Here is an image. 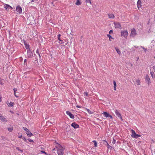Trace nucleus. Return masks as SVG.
Wrapping results in <instances>:
<instances>
[{
	"instance_id": "nucleus-30",
	"label": "nucleus",
	"mask_w": 155,
	"mask_h": 155,
	"mask_svg": "<svg viewBox=\"0 0 155 155\" xmlns=\"http://www.w3.org/2000/svg\"><path fill=\"white\" fill-rule=\"evenodd\" d=\"M141 0H138L137 2V4L141 5Z\"/></svg>"
},
{
	"instance_id": "nucleus-47",
	"label": "nucleus",
	"mask_w": 155,
	"mask_h": 155,
	"mask_svg": "<svg viewBox=\"0 0 155 155\" xmlns=\"http://www.w3.org/2000/svg\"><path fill=\"white\" fill-rule=\"evenodd\" d=\"M14 94H15V96L16 97H18V96L16 95V93H14Z\"/></svg>"
},
{
	"instance_id": "nucleus-14",
	"label": "nucleus",
	"mask_w": 155,
	"mask_h": 155,
	"mask_svg": "<svg viewBox=\"0 0 155 155\" xmlns=\"http://www.w3.org/2000/svg\"><path fill=\"white\" fill-rule=\"evenodd\" d=\"M25 47L27 50V51H30V48H29V45L25 43Z\"/></svg>"
},
{
	"instance_id": "nucleus-35",
	"label": "nucleus",
	"mask_w": 155,
	"mask_h": 155,
	"mask_svg": "<svg viewBox=\"0 0 155 155\" xmlns=\"http://www.w3.org/2000/svg\"><path fill=\"white\" fill-rule=\"evenodd\" d=\"M113 140L112 141V143L113 144H115V143L116 141H115V140L114 138L113 139Z\"/></svg>"
},
{
	"instance_id": "nucleus-31",
	"label": "nucleus",
	"mask_w": 155,
	"mask_h": 155,
	"mask_svg": "<svg viewBox=\"0 0 155 155\" xmlns=\"http://www.w3.org/2000/svg\"><path fill=\"white\" fill-rule=\"evenodd\" d=\"M140 136H141L140 135L136 134V137H135V138H137L138 137H140Z\"/></svg>"
},
{
	"instance_id": "nucleus-44",
	"label": "nucleus",
	"mask_w": 155,
	"mask_h": 155,
	"mask_svg": "<svg viewBox=\"0 0 155 155\" xmlns=\"http://www.w3.org/2000/svg\"><path fill=\"white\" fill-rule=\"evenodd\" d=\"M16 149L17 150H20V151H21V152H22V150H20L19 149V148H18V147H16Z\"/></svg>"
},
{
	"instance_id": "nucleus-52",
	"label": "nucleus",
	"mask_w": 155,
	"mask_h": 155,
	"mask_svg": "<svg viewBox=\"0 0 155 155\" xmlns=\"http://www.w3.org/2000/svg\"><path fill=\"white\" fill-rule=\"evenodd\" d=\"M34 0H32L31 1V2H34Z\"/></svg>"
},
{
	"instance_id": "nucleus-21",
	"label": "nucleus",
	"mask_w": 155,
	"mask_h": 155,
	"mask_svg": "<svg viewBox=\"0 0 155 155\" xmlns=\"http://www.w3.org/2000/svg\"><path fill=\"white\" fill-rule=\"evenodd\" d=\"M113 83H114V90L115 91V90H116V86H117V84H116V82L115 81H113Z\"/></svg>"
},
{
	"instance_id": "nucleus-12",
	"label": "nucleus",
	"mask_w": 155,
	"mask_h": 155,
	"mask_svg": "<svg viewBox=\"0 0 155 155\" xmlns=\"http://www.w3.org/2000/svg\"><path fill=\"white\" fill-rule=\"evenodd\" d=\"M0 120L3 122H7V120L6 118L1 114H0Z\"/></svg>"
},
{
	"instance_id": "nucleus-37",
	"label": "nucleus",
	"mask_w": 155,
	"mask_h": 155,
	"mask_svg": "<svg viewBox=\"0 0 155 155\" xmlns=\"http://www.w3.org/2000/svg\"><path fill=\"white\" fill-rule=\"evenodd\" d=\"M13 90L14 93H16V92L17 91V89L16 88H14Z\"/></svg>"
},
{
	"instance_id": "nucleus-6",
	"label": "nucleus",
	"mask_w": 155,
	"mask_h": 155,
	"mask_svg": "<svg viewBox=\"0 0 155 155\" xmlns=\"http://www.w3.org/2000/svg\"><path fill=\"white\" fill-rule=\"evenodd\" d=\"M16 10L17 12L19 14H21L22 12V9L21 7L19 6H18L16 7Z\"/></svg>"
},
{
	"instance_id": "nucleus-42",
	"label": "nucleus",
	"mask_w": 155,
	"mask_h": 155,
	"mask_svg": "<svg viewBox=\"0 0 155 155\" xmlns=\"http://www.w3.org/2000/svg\"><path fill=\"white\" fill-rule=\"evenodd\" d=\"M108 117H110L111 119H113L112 116L111 115H109Z\"/></svg>"
},
{
	"instance_id": "nucleus-17",
	"label": "nucleus",
	"mask_w": 155,
	"mask_h": 155,
	"mask_svg": "<svg viewBox=\"0 0 155 155\" xmlns=\"http://www.w3.org/2000/svg\"><path fill=\"white\" fill-rule=\"evenodd\" d=\"M8 130L10 132H12L13 130V127L12 126H10L8 128Z\"/></svg>"
},
{
	"instance_id": "nucleus-13",
	"label": "nucleus",
	"mask_w": 155,
	"mask_h": 155,
	"mask_svg": "<svg viewBox=\"0 0 155 155\" xmlns=\"http://www.w3.org/2000/svg\"><path fill=\"white\" fill-rule=\"evenodd\" d=\"M6 103L9 107H12L13 106L14 104V103L12 102H10V103H9V102L8 101H7Z\"/></svg>"
},
{
	"instance_id": "nucleus-1",
	"label": "nucleus",
	"mask_w": 155,
	"mask_h": 155,
	"mask_svg": "<svg viewBox=\"0 0 155 155\" xmlns=\"http://www.w3.org/2000/svg\"><path fill=\"white\" fill-rule=\"evenodd\" d=\"M57 153L58 155H63L64 153V149L62 147L58 144V146L57 147Z\"/></svg>"
},
{
	"instance_id": "nucleus-18",
	"label": "nucleus",
	"mask_w": 155,
	"mask_h": 155,
	"mask_svg": "<svg viewBox=\"0 0 155 155\" xmlns=\"http://www.w3.org/2000/svg\"><path fill=\"white\" fill-rule=\"evenodd\" d=\"M108 16L109 18H113L114 17V15H113V14H108Z\"/></svg>"
},
{
	"instance_id": "nucleus-9",
	"label": "nucleus",
	"mask_w": 155,
	"mask_h": 155,
	"mask_svg": "<svg viewBox=\"0 0 155 155\" xmlns=\"http://www.w3.org/2000/svg\"><path fill=\"white\" fill-rule=\"evenodd\" d=\"M146 81L147 82L148 84H149L150 83V78L148 75H147L145 77Z\"/></svg>"
},
{
	"instance_id": "nucleus-16",
	"label": "nucleus",
	"mask_w": 155,
	"mask_h": 155,
	"mask_svg": "<svg viewBox=\"0 0 155 155\" xmlns=\"http://www.w3.org/2000/svg\"><path fill=\"white\" fill-rule=\"evenodd\" d=\"M102 114L104 115V117H108L110 115L109 113L106 112H104Z\"/></svg>"
},
{
	"instance_id": "nucleus-38",
	"label": "nucleus",
	"mask_w": 155,
	"mask_h": 155,
	"mask_svg": "<svg viewBox=\"0 0 155 155\" xmlns=\"http://www.w3.org/2000/svg\"><path fill=\"white\" fill-rule=\"evenodd\" d=\"M41 152L44 153V154H45L46 155H47V154L44 151H41Z\"/></svg>"
},
{
	"instance_id": "nucleus-45",
	"label": "nucleus",
	"mask_w": 155,
	"mask_h": 155,
	"mask_svg": "<svg viewBox=\"0 0 155 155\" xmlns=\"http://www.w3.org/2000/svg\"><path fill=\"white\" fill-rule=\"evenodd\" d=\"M27 60L26 59H25L24 60V63L25 64Z\"/></svg>"
},
{
	"instance_id": "nucleus-22",
	"label": "nucleus",
	"mask_w": 155,
	"mask_h": 155,
	"mask_svg": "<svg viewBox=\"0 0 155 155\" xmlns=\"http://www.w3.org/2000/svg\"><path fill=\"white\" fill-rule=\"evenodd\" d=\"M75 4L78 5H79L81 4V2H80V0H77Z\"/></svg>"
},
{
	"instance_id": "nucleus-19",
	"label": "nucleus",
	"mask_w": 155,
	"mask_h": 155,
	"mask_svg": "<svg viewBox=\"0 0 155 155\" xmlns=\"http://www.w3.org/2000/svg\"><path fill=\"white\" fill-rule=\"evenodd\" d=\"M115 48L117 53L119 54H121V52L119 50L117 47H115Z\"/></svg>"
},
{
	"instance_id": "nucleus-41",
	"label": "nucleus",
	"mask_w": 155,
	"mask_h": 155,
	"mask_svg": "<svg viewBox=\"0 0 155 155\" xmlns=\"http://www.w3.org/2000/svg\"><path fill=\"white\" fill-rule=\"evenodd\" d=\"M36 53L38 54V55H39V57H40V55L39 54V53L38 52V50H37L36 51Z\"/></svg>"
},
{
	"instance_id": "nucleus-50",
	"label": "nucleus",
	"mask_w": 155,
	"mask_h": 155,
	"mask_svg": "<svg viewBox=\"0 0 155 155\" xmlns=\"http://www.w3.org/2000/svg\"><path fill=\"white\" fill-rule=\"evenodd\" d=\"M146 51H147V49H146V48H145V49H144V51L145 52H146Z\"/></svg>"
},
{
	"instance_id": "nucleus-29",
	"label": "nucleus",
	"mask_w": 155,
	"mask_h": 155,
	"mask_svg": "<svg viewBox=\"0 0 155 155\" xmlns=\"http://www.w3.org/2000/svg\"><path fill=\"white\" fill-rule=\"evenodd\" d=\"M107 147L108 149H110L111 150L112 149V147L109 145L108 144H107Z\"/></svg>"
},
{
	"instance_id": "nucleus-23",
	"label": "nucleus",
	"mask_w": 155,
	"mask_h": 155,
	"mask_svg": "<svg viewBox=\"0 0 155 155\" xmlns=\"http://www.w3.org/2000/svg\"><path fill=\"white\" fill-rule=\"evenodd\" d=\"M136 84L137 85H139L140 84V81L139 80H137L136 81Z\"/></svg>"
},
{
	"instance_id": "nucleus-26",
	"label": "nucleus",
	"mask_w": 155,
	"mask_h": 155,
	"mask_svg": "<svg viewBox=\"0 0 155 155\" xmlns=\"http://www.w3.org/2000/svg\"><path fill=\"white\" fill-rule=\"evenodd\" d=\"M85 2L87 3H90V5L91 4V0H86Z\"/></svg>"
},
{
	"instance_id": "nucleus-2",
	"label": "nucleus",
	"mask_w": 155,
	"mask_h": 155,
	"mask_svg": "<svg viewBox=\"0 0 155 155\" xmlns=\"http://www.w3.org/2000/svg\"><path fill=\"white\" fill-rule=\"evenodd\" d=\"M121 36L125 38H127L128 35V32L127 30L121 31Z\"/></svg>"
},
{
	"instance_id": "nucleus-34",
	"label": "nucleus",
	"mask_w": 155,
	"mask_h": 155,
	"mask_svg": "<svg viewBox=\"0 0 155 155\" xmlns=\"http://www.w3.org/2000/svg\"><path fill=\"white\" fill-rule=\"evenodd\" d=\"M18 137L19 138H22V137L21 135H19V134H18Z\"/></svg>"
},
{
	"instance_id": "nucleus-20",
	"label": "nucleus",
	"mask_w": 155,
	"mask_h": 155,
	"mask_svg": "<svg viewBox=\"0 0 155 155\" xmlns=\"http://www.w3.org/2000/svg\"><path fill=\"white\" fill-rule=\"evenodd\" d=\"M150 74H151L152 78H155V74L154 73V72L151 71V72H150Z\"/></svg>"
},
{
	"instance_id": "nucleus-33",
	"label": "nucleus",
	"mask_w": 155,
	"mask_h": 155,
	"mask_svg": "<svg viewBox=\"0 0 155 155\" xmlns=\"http://www.w3.org/2000/svg\"><path fill=\"white\" fill-rule=\"evenodd\" d=\"M110 34H111L113 33V31L112 30H110L109 32Z\"/></svg>"
},
{
	"instance_id": "nucleus-4",
	"label": "nucleus",
	"mask_w": 155,
	"mask_h": 155,
	"mask_svg": "<svg viewBox=\"0 0 155 155\" xmlns=\"http://www.w3.org/2000/svg\"><path fill=\"white\" fill-rule=\"evenodd\" d=\"M115 113L117 116L119 118L121 121H122L123 119L120 112L117 110H115Z\"/></svg>"
},
{
	"instance_id": "nucleus-5",
	"label": "nucleus",
	"mask_w": 155,
	"mask_h": 155,
	"mask_svg": "<svg viewBox=\"0 0 155 155\" xmlns=\"http://www.w3.org/2000/svg\"><path fill=\"white\" fill-rule=\"evenodd\" d=\"M23 129L26 131V134L28 137H30L32 135V133L27 128L25 127H23Z\"/></svg>"
},
{
	"instance_id": "nucleus-49",
	"label": "nucleus",
	"mask_w": 155,
	"mask_h": 155,
	"mask_svg": "<svg viewBox=\"0 0 155 155\" xmlns=\"http://www.w3.org/2000/svg\"><path fill=\"white\" fill-rule=\"evenodd\" d=\"M1 98L2 97L0 96V102H1L2 101Z\"/></svg>"
},
{
	"instance_id": "nucleus-7",
	"label": "nucleus",
	"mask_w": 155,
	"mask_h": 155,
	"mask_svg": "<svg viewBox=\"0 0 155 155\" xmlns=\"http://www.w3.org/2000/svg\"><path fill=\"white\" fill-rule=\"evenodd\" d=\"M114 24L116 28L121 29V25L119 23L114 22Z\"/></svg>"
},
{
	"instance_id": "nucleus-40",
	"label": "nucleus",
	"mask_w": 155,
	"mask_h": 155,
	"mask_svg": "<svg viewBox=\"0 0 155 155\" xmlns=\"http://www.w3.org/2000/svg\"><path fill=\"white\" fill-rule=\"evenodd\" d=\"M28 140L30 142H33V140L30 139H28Z\"/></svg>"
},
{
	"instance_id": "nucleus-46",
	"label": "nucleus",
	"mask_w": 155,
	"mask_h": 155,
	"mask_svg": "<svg viewBox=\"0 0 155 155\" xmlns=\"http://www.w3.org/2000/svg\"><path fill=\"white\" fill-rule=\"evenodd\" d=\"M140 48H143V50H144L145 49V48L141 46Z\"/></svg>"
},
{
	"instance_id": "nucleus-36",
	"label": "nucleus",
	"mask_w": 155,
	"mask_h": 155,
	"mask_svg": "<svg viewBox=\"0 0 155 155\" xmlns=\"http://www.w3.org/2000/svg\"><path fill=\"white\" fill-rule=\"evenodd\" d=\"M84 95H85L87 96H88V93L87 92H85L84 93Z\"/></svg>"
},
{
	"instance_id": "nucleus-25",
	"label": "nucleus",
	"mask_w": 155,
	"mask_h": 155,
	"mask_svg": "<svg viewBox=\"0 0 155 155\" xmlns=\"http://www.w3.org/2000/svg\"><path fill=\"white\" fill-rule=\"evenodd\" d=\"M107 36L109 38L110 41H111V39H113V38L110 35L108 34L107 35Z\"/></svg>"
},
{
	"instance_id": "nucleus-48",
	"label": "nucleus",
	"mask_w": 155,
	"mask_h": 155,
	"mask_svg": "<svg viewBox=\"0 0 155 155\" xmlns=\"http://www.w3.org/2000/svg\"><path fill=\"white\" fill-rule=\"evenodd\" d=\"M0 83L1 84H4V83L3 82H0Z\"/></svg>"
},
{
	"instance_id": "nucleus-53",
	"label": "nucleus",
	"mask_w": 155,
	"mask_h": 155,
	"mask_svg": "<svg viewBox=\"0 0 155 155\" xmlns=\"http://www.w3.org/2000/svg\"><path fill=\"white\" fill-rule=\"evenodd\" d=\"M41 149H43V148L41 147Z\"/></svg>"
},
{
	"instance_id": "nucleus-15",
	"label": "nucleus",
	"mask_w": 155,
	"mask_h": 155,
	"mask_svg": "<svg viewBox=\"0 0 155 155\" xmlns=\"http://www.w3.org/2000/svg\"><path fill=\"white\" fill-rule=\"evenodd\" d=\"M131 131H132V133L131 136L135 138V137H136V133L135 131L132 129L131 130Z\"/></svg>"
},
{
	"instance_id": "nucleus-27",
	"label": "nucleus",
	"mask_w": 155,
	"mask_h": 155,
	"mask_svg": "<svg viewBox=\"0 0 155 155\" xmlns=\"http://www.w3.org/2000/svg\"><path fill=\"white\" fill-rule=\"evenodd\" d=\"M92 142L94 143V147H97V142L95 140H93Z\"/></svg>"
},
{
	"instance_id": "nucleus-10",
	"label": "nucleus",
	"mask_w": 155,
	"mask_h": 155,
	"mask_svg": "<svg viewBox=\"0 0 155 155\" xmlns=\"http://www.w3.org/2000/svg\"><path fill=\"white\" fill-rule=\"evenodd\" d=\"M4 8H5L7 10H8L9 8H10L11 9H12L13 8L12 7V6H10V5L8 4H5L4 5Z\"/></svg>"
},
{
	"instance_id": "nucleus-3",
	"label": "nucleus",
	"mask_w": 155,
	"mask_h": 155,
	"mask_svg": "<svg viewBox=\"0 0 155 155\" xmlns=\"http://www.w3.org/2000/svg\"><path fill=\"white\" fill-rule=\"evenodd\" d=\"M137 35V32L136 30L133 28L131 30L130 36L132 37H134Z\"/></svg>"
},
{
	"instance_id": "nucleus-8",
	"label": "nucleus",
	"mask_w": 155,
	"mask_h": 155,
	"mask_svg": "<svg viewBox=\"0 0 155 155\" xmlns=\"http://www.w3.org/2000/svg\"><path fill=\"white\" fill-rule=\"evenodd\" d=\"M66 114L69 116L72 119H73L74 118V115L72 114L69 111H67L66 112Z\"/></svg>"
},
{
	"instance_id": "nucleus-11",
	"label": "nucleus",
	"mask_w": 155,
	"mask_h": 155,
	"mask_svg": "<svg viewBox=\"0 0 155 155\" xmlns=\"http://www.w3.org/2000/svg\"><path fill=\"white\" fill-rule=\"evenodd\" d=\"M71 125L75 129L79 127V125L74 122L72 123Z\"/></svg>"
},
{
	"instance_id": "nucleus-28",
	"label": "nucleus",
	"mask_w": 155,
	"mask_h": 155,
	"mask_svg": "<svg viewBox=\"0 0 155 155\" xmlns=\"http://www.w3.org/2000/svg\"><path fill=\"white\" fill-rule=\"evenodd\" d=\"M28 54L30 55V57H31L32 56V55H33L32 54L30 51H28Z\"/></svg>"
},
{
	"instance_id": "nucleus-39",
	"label": "nucleus",
	"mask_w": 155,
	"mask_h": 155,
	"mask_svg": "<svg viewBox=\"0 0 155 155\" xmlns=\"http://www.w3.org/2000/svg\"><path fill=\"white\" fill-rule=\"evenodd\" d=\"M61 36V35L60 34H59L58 35V39L59 40V41H61V40L60 39V36Z\"/></svg>"
},
{
	"instance_id": "nucleus-24",
	"label": "nucleus",
	"mask_w": 155,
	"mask_h": 155,
	"mask_svg": "<svg viewBox=\"0 0 155 155\" xmlns=\"http://www.w3.org/2000/svg\"><path fill=\"white\" fill-rule=\"evenodd\" d=\"M87 110V111L90 114H93V112L91 110H89V109H86Z\"/></svg>"
},
{
	"instance_id": "nucleus-32",
	"label": "nucleus",
	"mask_w": 155,
	"mask_h": 155,
	"mask_svg": "<svg viewBox=\"0 0 155 155\" xmlns=\"http://www.w3.org/2000/svg\"><path fill=\"white\" fill-rule=\"evenodd\" d=\"M22 139L24 140L25 141H26L27 140L24 137H23L22 138Z\"/></svg>"
},
{
	"instance_id": "nucleus-43",
	"label": "nucleus",
	"mask_w": 155,
	"mask_h": 155,
	"mask_svg": "<svg viewBox=\"0 0 155 155\" xmlns=\"http://www.w3.org/2000/svg\"><path fill=\"white\" fill-rule=\"evenodd\" d=\"M141 5L139 4H137V6L138 8H139V7H141Z\"/></svg>"
},
{
	"instance_id": "nucleus-51",
	"label": "nucleus",
	"mask_w": 155,
	"mask_h": 155,
	"mask_svg": "<svg viewBox=\"0 0 155 155\" xmlns=\"http://www.w3.org/2000/svg\"><path fill=\"white\" fill-rule=\"evenodd\" d=\"M77 107H78V108H80V107H79V106H77Z\"/></svg>"
}]
</instances>
